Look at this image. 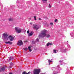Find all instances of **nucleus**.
Here are the masks:
<instances>
[{"label": "nucleus", "mask_w": 74, "mask_h": 74, "mask_svg": "<svg viewBox=\"0 0 74 74\" xmlns=\"http://www.w3.org/2000/svg\"><path fill=\"white\" fill-rule=\"evenodd\" d=\"M47 33V30L45 29L43 30L41 34L39 35V37H47V38H49L51 37V35L49 34H46Z\"/></svg>", "instance_id": "f257e3e1"}, {"label": "nucleus", "mask_w": 74, "mask_h": 74, "mask_svg": "<svg viewBox=\"0 0 74 74\" xmlns=\"http://www.w3.org/2000/svg\"><path fill=\"white\" fill-rule=\"evenodd\" d=\"M14 29L16 32L18 33H20L22 31V29L18 27H15Z\"/></svg>", "instance_id": "f03ea898"}, {"label": "nucleus", "mask_w": 74, "mask_h": 74, "mask_svg": "<svg viewBox=\"0 0 74 74\" xmlns=\"http://www.w3.org/2000/svg\"><path fill=\"white\" fill-rule=\"evenodd\" d=\"M40 69H35L34 70V74H39L40 72Z\"/></svg>", "instance_id": "7ed1b4c3"}, {"label": "nucleus", "mask_w": 74, "mask_h": 74, "mask_svg": "<svg viewBox=\"0 0 74 74\" xmlns=\"http://www.w3.org/2000/svg\"><path fill=\"white\" fill-rule=\"evenodd\" d=\"M33 28L36 30H38V29H39L40 28V27H39L36 24H34L33 25Z\"/></svg>", "instance_id": "20e7f679"}, {"label": "nucleus", "mask_w": 74, "mask_h": 74, "mask_svg": "<svg viewBox=\"0 0 74 74\" xmlns=\"http://www.w3.org/2000/svg\"><path fill=\"white\" fill-rule=\"evenodd\" d=\"M23 45V42L21 40L17 42V45H19V46L22 45Z\"/></svg>", "instance_id": "39448f33"}, {"label": "nucleus", "mask_w": 74, "mask_h": 74, "mask_svg": "<svg viewBox=\"0 0 74 74\" xmlns=\"http://www.w3.org/2000/svg\"><path fill=\"white\" fill-rule=\"evenodd\" d=\"M3 36L4 38L6 39V40H8V38H7L8 37V34H3Z\"/></svg>", "instance_id": "423d86ee"}, {"label": "nucleus", "mask_w": 74, "mask_h": 74, "mask_svg": "<svg viewBox=\"0 0 74 74\" xmlns=\"http://www.w3.org/2000/svg\"><path fill=\"white\" fill-rule=\"evenodd\" d=\"M8 38L10 39V40L11 41H13V40H14V37L12 36H10L8 37Z\"/></svg>", "instance_id": "0eeeda50"}, {"label": "nucleus", "mask_w": 74, "mask_h": 74, "mask_svg": "<svg viewBox=\"0 0 74 74\" xmlns=\"http://www.w3.org/2000/svg\"><path fill=\"white\" fill-rule=\"evenodd\" d=\"M5 44H9L11 45L12 44V42L8 41L5 42Z\"/></svg>", "instance_id": "6e6552de"}, {"label": "nucleus", "mask_w": 74, "mask_h": 74, "mask_svg": "<svg viewBox=\"0 0 74 74\" xmlns=\"http://www.w3.org/2000/svg\"><path fill=\"white\" fill-rule=\"evenodd\" d=\"M34 32H31L30 33H29L28 34V36H31L33 34Z\"/></svg>", "instance_id": "1a4fd4ad"}, {"label": "nucleus", "mask_w": 74, "mask_h": 74, "mask_svg": "<svg viewBox=\"0 0 74 74\" xmlns=\"http://www.w3.org/2000/svg\"><path fill=\"white\" fill-rule=\"evenodd\" d=\"M12 66H13V63L11 62L10 63V66H9V69L11 68Z\"/></svg>", "instance_id": "9d476101"}, {"label": "nucleus", "mask_w": 74, "mask_h": 74, "mask_svg": "<svg viewBox=\"0 0 74 74\" xmlns=\"http://www.w3.org/2000/svg\"><path fill=\"white\" fill-rule=\"evenodd\" d=\"M14 59V58L12 57H11L10 58H9V61L10 62V60H12V59Z\"/></svg>", "instance_id": "9b49d317"}, {"label": "nucleus", "mask_w": 74, "mask_h": 74, "mask_svg": "<svg viewBox=\"0 0 74 74\" xmlns=\"http://www.w3.org/2000/svg\"><path fill=\"white\" fill-rule=\"evenodd\" d=\"M5 66H4L3 67L1 68V69L2 71H4V70H5Z\"/></svg>", "instance_id": "f8f14e48"}, {"label": "nucleus", "mask_w": 74, "mask_h": 74, "mask_svg": "<svg viewBox=\"0 0 74 74\" xmlns=\"http://www.w3.org/2000/svg\"><path fill=\"white\" fill-rule=\"evenodd\" d=\"M31 48V47L30 46H29L28 47V48L29 49V52H31L32 51V49H30Z\"/></svg>", "instance_id": "ddd939ff"}, {"label": "nucleus", "mask_w": 74, "mask_h": 74, "mask_svg": "<svg viewBox=\"0 0 74 74\" xmlns=\"http://www.w3.org/2000/svg\"><path fill=\"white\" fill-rule=\"evenodd\" d=\"M9 21H12V18H9Z\"/></svg>", "instance_id": "4468645a"}, {"label": "nucleus", "mask_w": 74, "mask_h": 74, "mask_svg": "<svg viewBox=\"0 0 74 74\" xmlns=\"http://www.w3.org/2000/svg\"><path fill=\"white\" fill-rule=\"evenodd\" d=\"M24 49L25 50V51H27V50L28 49V48H24Z\"/></svg>", "instance_id": "2eb2a0df"}, {"label": "nucleus", "mask_w": 74, "mask_h": 74, "mask_svg": "<svg viewBox=\"0 0 74 74\" xmlns=\"http://www.w3.org/2000/svg\"><path fill=\"white\" fill-rule=\"evenodd\" d=\"M53 52L55 53H56V51L55 49H54L53 50Z\"/></svg>", "instance_id": "dca6fc26"}, {"label": "nucleus", "mask_w": 74, "mask_h": 74, "mask_svg": "<svg viewBox=\"0 0 74 74\" xmlns=\"http://www.w3.org/2000/svg\"><path fill=\"white\" fill-rule=\"evenodd\" d=\"M48 62L49 63V64H50V63H49V62H50L51 63L52 62V61H51L50 60H48Z\"/></svg>", "instance_id": "f3484780"}, {"label": "nucleus", "mask_w": 74, "mask_h": 74, "mask_svg": "<svg viewBox=\"0 0 74 74\" xmlns=\"http://www.w3.org/2000/svg\"><path fill=\"white\" fill-rule=\"evenodd\" d=\"M51 7L52 6L50 4H49V8H51Z\"/></svg>", "instance_id": "a211bd4d"}, {"label": "nucleus", "mask_w": 74, "mask_h": 74, "mask_svg": "<svg viewBox=\"0 0 74 74\" xmlns=\"http://www.w3.org/2000/svg\"><path fill=\"white\" fill-rule=\"evenodd\" d=\"M23 74H26V71H24L23 73Z\"/></svg>", "instance_id": "6ab92c4d"}, {"label": "nucleus", "mask_w": 74, "mask_h": 74, "mask_svg": "<svg viewBox=\"0 0 74 74\" xmlns=\"http://www.w3.org/2000/svg\"><path fill=\"white\" fill-rule=\"evenodd\" d=\"M34 20H37V19H36V16H34Z\"/></svg>", "instance_id": "aec40b11"}, {"label": "nucleus", "mask_w": 74, "mask_h": 74, "mask_svg": "<svg viewBox=\"0 0 74 74\" xmlns=\"http://www.w3.org/2000/svg\"><path fill=\"white\" fill-rule=\"evenodd\" d=\"M48 44L49 45H52V43H49Z\"/></svg>", "instance_id": "412c9836"}, {"label": "nucleus", "mask_w": 74, "mask_h": 74, "mask_svg": "<svg viewBox=\"0 0 74 74\" xmlns=\"http://www.w3.org/2000/svg\"><path fill=\"white\" fill-rule=\"evenodd\" d=\"M58 21V20L57 19H56L55 21H54V22H57V21Z\"/></svg>", "instance_id": "4be33fe9"}, {"label": "nucleus", "mask_w": 74, "mask_h": 74, "mask_svg": "<svg viewBox=\"0 0 74 74\" xmlns=\"http://www.w3.org/2000/svg\"><path fill=\"white\" fill-rule=\"evenodd\" d=\"M48 0H42V1H43V2H44V1H47Z\"/></svg>", "instance_id": "5701e85b"}, {"label": "nucleus", "mask_w": 74, "mask_h": 74, "mask_svg": "<svg viewBox=\"0 0 74 74\" xmlns=\"http://www.w3.org/2000/svg\"><path fill=\"white\" fill-rule=\"evenodd\" d=\"M29 30H28L27 32V33H28V34H29Z\"/></svg>", "instance_id": "b1692460"}, {"label": "nucleus", "mask_w": 74, "mask_h": 74, "mask_svg": "<svg viewBox=\"0 0 74 74\" xmlns=\"http://www.w3.org/2000/svg\"><path fill=\"white\" fill-rule=\"evenodd\" d=\"M30 72H29L27 73H26V74H29L30 73Z\"/></svg>", "instance_id": "393cba45"}, {"label": "nucleus", "mask_w": 74, "mask_h": 74, "mask_svg": "<svg viewBox=\"0 0 74 74\" xmlns=\"http://www.w3.org/2000/svg\"><path fill=\"white\" fill-rule=\"evenodd\" d=\"M36 40L37 41H39L38 39V38H37L36 39Z\"/></svg>", "instance_id": "a878e982"}, {"label": "nucleus", "mask_w": 74, "mask_h": 74, "mask_svg": "<svg viewBox=\"0 0 74 74\" xmlns=\"http://www.w3.org/2000/svg\"><path fill=\"white\" fill-rule=\"evenodd\" d=\"M50 25H53V23H50Z\"/></svg>", "instance_id": "bb28decb"}, {"label": "nucleus", "mask_w": 74, "mask_h": 74, "mask_svg": "<svg viewBox=\"0 0 74 74\" xmlns=\"http://www.w3.org/2000/svg\"><path fill=\"white\" fill-rule=\"evenodd\" d=\"M30 25H32L33 24V23H30Z\"/></svg>", "instance_id": "cd10ccee"}, {"label": "nucleus", "mask_w": 74, "mask_h": 74, "mask_svg": "<svg viewBox=\"0 0 74 74\" xmlns=\"http://www.w3.org/2000/svg\"><path fill=\"white\" fill-rule=\"evenodd\" d=\"M59 62H60V63H62V61L61 60H60L59 61Z\"/></svg>", "instance_id": "c85d7f7f"}, {"label": "nucleus", "mask_w": 74, "mask_h": 74, "mask_svg": "<svg viewBox=\"0 0 74 74\" xmlns=\"http://www.w3.org/2000/svg\"><path fill=\"white\" fill-rule=\"evenodd\" d=\"M47 46H49V44H48V43L47 44Z\"/></svg>", "instance_id": "c756f323"}, {"label": "nucleus", "mask_w": 74, "mask_h": 74, "mask_svg": "<svg viewBox=\"0 0 74 74\" xmlns=\"http://www.w3.org/2000/svg\"><path fill=\"white\" fill-rule=\"evenodd\" d=\"M39 20H41V18H39Z\"/></svg>", "instance_id": "7c9ffc66"}, {"label": "nucleus", "mask_w": 74, "mask_h": 74, "mask_svg": "<svg viewBox=\"0 0 74 74\" xmlns=\"http://www.w3.org/2000/svg\"><path fill=\"white\" fill-rule=\"evenodd\" d=\"M9 74H12V73H10Z\"/></svg>", "instance_id": "2f4dec72"}, {"label": "nucleus", "mask_w": 74, "mask_h": 74, "mask_svg": "<svg viewBox=\"0 0 74 74\" xmlns=\"http://www.w3.org/2000/svg\"><path fill=\"white\" fill-rule=\"evenodd\" d=\"M42 74H45V73H42Z\"/></svg>", "instance_id": "473e14b6"}, {"label": "nucleus", "mask_w": 74, "mask_h": 74, "mask_svg": "<svg viewBox=\"0 0 74 74\" xmlns=\"http://www.w3.org/2000/svg\"><path fill=\"white\" fill-rule=\"evenodd\" d=\"M54 74H56L55 73H54Z\"/></svg>", "instance_id": "72a5a7b5"}]
</instances>
